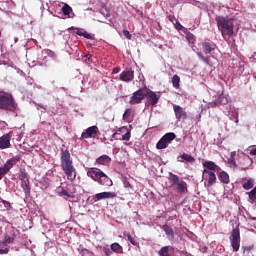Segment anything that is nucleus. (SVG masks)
<instances>
[{
    "instance_id": "1",
    "label": "nucleus",
    "mask_w": 256,
    "mask_h": 256,
    "mask_svg": "<svg viewBox=\"0 0 256 256\" xmlns=\"http://www.w3.org/2000/svg\"><path fill=\"white\" fill-rule=\"evenodd\" d=\"M61 168L64 171L68 181H75L77 179V170L73 165V160H71V153L69 150H61Z\"/></svg>"
},
{
    "instance_id": "2",
    "label": "nucleus",
    "mask_w": 256,
    "mask_h": 256,
    "mask_svg": "<svg viewBox=\"0 0 256 256\" xmlns=\"http://www.w3.org/2000/svg\"><path fill=\"white\" fill-rule=\"evenodd\" d=\"M235 19L233 18H226L223 16L216 17V23L218 26L219 31H221L222 37L225 39V36L233 37L234 34V24Z\"/></svg>"
},
{
    "instance_id": "3",
    "label": "nucleus",
    "mask_w": 256,
    "mask_h": 256,
    "mask_svg": "<svg viewBox=\"0 0 256 256\" xmlns=\"http://www.w3.org/2000/svg\"><path fill=\"white\" fill-rule=\"evenodd\" d=\"M17 107L18 105L13 94L0 90V110L15 113V111H17Z\"/></svg>"
},
{
    "instance_id": "4",
    "label": "nucleus",
    "mask_w": 256,
    "mask_h": 256,
    "mask_svg": "<svg viewBox=\"0 0 256 256\" xmlns=\"http://www.w3.org/2000/svg\"><path fill=\"white\" fill-rule=\"evenodd\" d=\"M87 176L93 181H96L99 185L104 187H111L113 185V180L109 178L101 169L99 168H89L87 171Z\"/></svg>"
},
{
    "instance_id": "5",
    "label": "nucleus",
    "mask_w": 256,
    "mask_h": 256,
    "mask_svg": "<svg viewBox=\"0 0 256 256\" xmlns=\"http://www.w3.org/2000/svg\"><path fill=\"white\" fill-rule=\"evenodd\" d=\"M169 181L172 187L174 188V190L176 191V193L183 194L189 191L187 189V182L185 181L179 182V176H177L176 174L170 173Z\"/></svg>"
},
{
    "instance_id": "6",
    "label": "nucleus",
    "mask_w": 256,
    "mask_h": 256,
    "mask_svg": "<svg viewBox=\"0 0 256 256\" xmlns=\"http://www.w3.org/2000/svg\"><path fill=\"white\" fill-rule=\"evenodd\" d=\"M230 243L233 251L237 253V251H239V248L241 247V230L239 229V227H236L232 230L230 236Z\"/></svg>"
},
{
    "instance_id": "7",
    "label": "nucleus",
    "mask_w": 256,
    "mask_h": 256,
    "mask_svg": "<svg viewBox=\"0 0 256 256\" xmlns=\"http://www.w3.org/2000/svg\"><path fill=\"white\" fill-rule=\"evenodd\" d=\"M177 135L173 132L166 133L156 144L157 149H167V145L173 141Z\"/></svg>"
},
{
    "instance_id": "8",
    "label": "nucleus",
    "mask_w": 256,
    "mask_h": 256,
    "mask_svg": "<svg viewBox=\"0 0 256 256\" xmlns=\"http://www.w3.org/2000/svg\"><path fill=\"white\" fill-rule=\"evenodd\" d=\"M147 88H140L135 91L130 97V105H139L145 99V93Z\"/></svg>"
},
{
    "instance_id": "9",
    "label": "nucleus",
    "mask_w": 256,
    "mask_h": 256,
    "mask_svg": "<svg viewBox=\"0 0 256 256\" xmlns=\"http://www.w3.org/2000/svg\"><path fill=\"white\" fill-rule=\"evenodd\" d=\"M144 99H146L148 105L155 106L157 105V103H159V96H157V93L147 88H146Z\"/></svg>"
},
{
    "instance_id": "10",
    "label": "nucleus",
    "mask_w": 256,
    "mask_h": 256,
    "mask_svg": "<svg viewBox=\"0 0 256 256\" xmlns=\"http://www.w3.org/2000/svg\"><path fill=\"white\" fill-rule=\"evenodd\" d=\"M99 133V128L97 126L88 127L82 134L81 139H95Z\"/></svg>"
},
{
    "instance_id": "11",
    "label": "nucleus",
    "mask_w": 256,
    "mask_h": 256,
    "mask_svg": "<svg viewBox=\"0 0 256 256\" xmlns=\"http://www.w3.org/2000/svg\"><path fill=\"white\" fill-rule=\"evenodd\" d=\"M18 161H21V156H14L11 159L6 161V163L4 164V167H0V168H2L5 175H7L9 171L13 169L14 165L18 163Z\"/></svg>"
},
{
    "instance_id": "12",
    "label": "nucleus",
    "mask_w": 256,
    "mask_h": 256,
    "mask_svg": "<svg viewBox=\"0 0 256 256\" xmlns=\"http://www.w3.org/2000/svg\"><path fill=\"white\" fill-rule=\"evenodd\" d=\"M173 111L175 113V117L178 121H185L188 117L187 112L183 109V107L174 104Z\"/></svg>"
},
{
    "instance_id": "13",
    "label": "nucleus",
    "mask_w": 256,
    "mask_h": 256,
    "mask_svg": "<svg viewBox=\"0 0 256 256\" xmlns=\"http://www.w3.org/2000/svg\"><path fill=\"white\" fill-rule=\"evenodd\" d=\"M119 79H120V81H123L124 83H131V81H133V79H135V72L133 70L123 71L120 74Z\"/></svg>"
},
{
    "instance_id": "14",
    "label": "nucleus",
    "mask_w": 256,
    "mask_h": 256,
    "mask_svg": "<svg viewBox=\"0 0 256 256\" xmlns=\"http://www.w3.org/2000/svg\"><path fill=\"white\" fill-rule=\"evenodd\" d=\"M251 165H253V160L251 159V157H249V155H244L240 158L239 166L242 171H247V169H249Z\"/></svg>"
},
{
    "instance_id": "15",
    "label": "nucleus",
    "mask_w": 256,
    "mask_h": 256,
    "mask_svg": "<svg viewBox=\"0 0 256 256\" xmlns=\"http://www.w3.org/2000/svg\"><path fill=\"white\" fill-rule=\"evenodd\" d=\"M11 132L0 137V149H9L11 147Z\"/></svg>"
},
{
    "instance_id": "16",
    "label": "nucleus",
    "mask_w": 256,
    "mask_h": 256,
    "mask_svg": "<svg viewBox=\"0 0 256 256\" xmlns=\"http://www.w3.org/2000/svg\"><path fill=\"white\" fill-rule=\"evenodd\" d=\"M204 173H207L208 175V182L205 184V187H213V185L217 183V176L215 175V172L204 169Z\"/></svg>"
},
{
    "instance_id": "17",
    "label": "nucleus",
    "mask_w": 256,
    "mask_h": 256,
    "mask_svg": "<svg viewBox=\"0 0 256 256\" xmlns=\"http://www.w3.org/2000/svg\"><path fill=\"white\" fill-rule=\"evenodd\" d=\"M200 46L205 55H209L211 51H215V43L213 42H202Z\"/></svg>"
},
{
    "instance_id": "18",
    "label": "nucleus",
    "mask_w": 256,
    "mask_h": 256,
    "mask_svg": "<svg viewBox=\"0 0 256 256\" xmlns=\"http://www.w3.org/2000/svg\"><path fill=\"white\" fill-rule=\"evenodd\" d=\"M203 167H205V169H208V171H217V172L221 171V167H219L213 161H205L203 163Z\"/></svg>"
},
{
    "instance_id": "19",
    "label": "nucleus",
    "mask_w": 256,
    "mask_h": 256,
    "mask_svg": "<svg viewBox=\"0 0 256 256\" xmlns=\"http://www.w3.org/2000/svg\"><path fill=\"white\" fill-rule=\"evenodd\" d=\"M21 188L23 189L26 197H31V182L29 180L21 182Z\"/></svg>"
},
{
    "instance_id": "20",
    "label": "nucleus",
    "mask_w": 256,
    "mask_h": 256,
    "mask_svg": "<svg viewBox=\"0 0 256 256\" xmlns=\"http://www.w3.org/2000/svg\"><path fill=\"white\" fill-rule=\"evenodd\" d=\"M178 161L183 163V161H187V163H195V158L187 153H183L178 157Z\"/></svg>"
},
{
    "instance_id": "21",
    "label": "nucleus",
    "mask_w": 256,
    "mask_h": 256,
    "mask_svg": "<svg viewBox=\"0 0 256 256\" xmlns=\"http://www.w3.org/2000/svg\"><path fill=\"white\" fill-rule=\"evenodd\" d=\"M162 229H163L165 235H167L169 237V239H175V232L173 231V228H171V226L164 224L162 226Z\"/></svg>"
},
{
    "instance_id": "22",
    "label": "nucleus",
    "mask_w": 256,
    "mask_h": 256,
    "mask_svg": "<svg viewBox=\"0 0 256 256\" xmlns=\"http://www.w3.org/2000/svg\"><path fill=\"white\" fill-rule=\"evenodd\" d=\"M218 179L221 183H224V185H229L230 179H229V174L225 171L220 172Z\"/></svg>"
},
{
    "instance_id": "23",
    "label": "nucleus",
    "mask_w": 256,
    "mask_h": 256,
    "mask_svg": "<svg viewBox=\"0 0 256 256\" xmlns=\"http://www.w3.org/2000/svg\"><path fill=\"white\" fill-rule=\"evenodd\" d=\"M96 163L98 165H108V163H111V157L109 155H102L96 159Z\"/></svg>"
},
{
    "instance_id": "24",
    "label": "nucleus",
    "mask_w": 256,
    "mask_h": 256,
    "mask_svg": "<svg viewBox=\"0 0 256 256\" xmlns=\"http://www.w3.org/2000/svg\"><path fill=\"white\" fill-rule=\"evenodd\" d=\"M18 177L21 182L29 181V174L27 173V170H25V168L20 169Z\"/></svg>"
},
{
    "instance_id": "25",
    "label": "nucleus",
    "mask_w": 256,
    "mask_h": 256,
    "mask_svg": "<svg viewBox=\"0 0 256 256\" xmlns=\"http://www.w3.org/2000/svg\"><path fill=\"white\" fill-rule=\"evenodd\" d=\"M223 99H225L223 96H219L215 101L210 102L208 104V107H211V108L219 107V105L223 103Z\"/></svg>"
},
{
    "instance_id": "26",
    "label": "nucleus",
    "mask_w": 256,
    "mask_h": 256,
    "mask_svg": "<svg viewBox=\"0 0 256 256\" xmlns=\"http://www.w3.org/2000/svg\"><path fill=\"white\" fill-rule=\"evenodd\" d=\"M253 185H255V179L249 178L248 181L242 185V187L246 191H249V189H253Z\"/></svg>"
},
{
    "instance_id": "27",
    "label": "nucleus",
    "mask_w": 256,
    "mask_h": 256,
    "mask_svg": "<svg viewBox=\"0 0 256 256\" xmlns=\"http://www.w3.org/2000/svg\"><path fill=\"white\" fill-rule=\"evenodd\" d=\"M110 249L114 251V253H123V246L117 242L111 244Z\"/></svg>"
},
{
    "instance_id": "28",
    "label": "nucleus",
    "mask_w": 256,
    "mask_h": 256,
    "mask_svg": "<svg viewBox=\"0 0 256 256\" xmlns=\"http://www.w3.org/2000/svg\"><path fill=\"white\" fill-rule=\"evenodd\" d=\"M15 237H17L15 234H12L10 236L5 235L3 243H5L6 245H11V243H13V241H15Z\"/></svg>"
},
{
    "instance_id": "29",
    "label": "nucleus",
    "mask_w": 256,
    "mask_h": 256,
    "mask_svg": "<svg viewBox=\"0 0 256 256\" xmlns=\"http://www.w3.org/2000/svg\"><path fill=\"white\" fill-rule=\"evenodd\" d=\"M186 39H187L188 43H190L191 47H193V45H195V35H193V33L188 32L186 34Z\"/></svg>"
},
{
    "instance_id": "30",
    "label": "nucleus",
    "mask_w": 256,
    "mask_h": 256,
    "mask_svg": "<svg viewBox=\"0 0 256 256\" xmlns=\"http://www.w3.org/2000/svg\"><path fill=\"white\" fill-rule=\"evenodd\" d=\"M179 83H181V78L178 75L172 77V84L175 89H179Z\"/></svg>"
},
{
    "instance_id": "31",
    "label": "nucleus",
    "mask_w": 256,
    "mask_h": 256,
    "mask_svg": "<svg viewBox=\"0 0 256 256\" xmlns=\"http://www.w3.org/2000/svg\"><path fill=\"white\" fill-rule=\"evenodd\" d=\"M247 195H248L250 201H252V203H255V201H256V186L250 192H247Z\"/></svg>"
},
{
    "instance_id": "32",
    "label": "nucleus",
    "mask_w": 256,
    "mask_h": 256,
    "mask_svg": "<svg viewBox=\"0 0 256 256\" xmlns=\"http://www.w3.org/2000/svg\"><path fill=\"white\" fill-rule=\"evenodd\" d=\"M158 254L159 256H171V254H169V246L162 247Z\"/></svg>"
},
{
    "instance_id": "33",
    "label": "nucleus",
    "mask_w": 256,
    "mask_h": 256,
    "mask_svg": "<svg viewBox=\"0 0 256 256\" xmlns=\"http://www.w3.org/2000/svg\"><path fill=\"white\" fill-rule=\"evenodd\" d=\"M72 11H73V8H71L69 4H64V6L62 7V12L64 15H71Z\"/></svg>"
},
{
    "instance_id": "34",
    "label": "nucleus",
    "mask_w": 256,
    "mask_h": 256,
    "mask_svg": "<svg viewBox=\"0 0 256 256\" xmlns=\"http://www.w3.org/2000/svg\"><path fill=\"white\" fill-rule=\"evenodd\" d=\"M125 237H127L128 241L134 245V247H137V245H139V242L135 241V238H133V236H131V234L129 233H124Z\"/></svg>"
},
{
    "instance_id": "35",
    "label": "nucleus",
    "mask_w": 256,
    "mask_h": 256,
    "mask_svg": "<svg viewBox=\"0 0 256 256\" xmlns=\"http://www.w3.org/2000/svg\"><path fill=\"white\" fill-rule=\"evenodd\" d=\"M105 256H111L113 255V250L109 248V245L103 246L102 248Z\"/></svg>"
},
{
    "instance_id": "36",
    "label": "nucleus",
    "mask_w": 256,
    "mask_h": 256,
    "mask_svg": "<svg viewBox=\"0 0 256 256\" xmlns=\"http://www.w3.org/2000/svg\"><path fill=\"white\" fill-rule=\"evenodd\" d=\"M101 14L104 15L108 21H111V13H109V9L103 8Z\"/></svg>"
},
{
    "instance_id": "37",
    "label": "nucleus",
    "mask_w": 256,
    "mask_h": 256,
    "mask_svg": "<svg viewBox=\"0 0 256 256\" xmlns=\"http://www.w3.org/2000/svg\"><path fill=\"white\" fill-rule=\"evenodd\" d=\"M105 199H115L117 193L115 192H104Z\"/></svg>"
},
{
    "instance_id": "38",
    "label": "nucleus",
    "mask_w": 256,
    "mask_h": 256,
    "mask_svg": "<svg viewBox=\"0 0 256 256\" xmlns=\"http://www.w3.org/2000/svg\"><path fill=\"white\" fill-rule=\"evenodd\" d=\"M60 197H69V198H73V195L71 193H69L67 190L63 189L61 190V192L59 193Z\"/></svg>"
},
{
    "instance_id": "39",
    "label": "nucleus",
    "mask_w": 256,
    "mask_h": 256,
    "mask_svg": "<svg viewBox=\"0 0 256 256\" xmlns=\"http://www.w3.org/2000/svg\"><path fill=\"white\" fill-rule=\"evenodd\" d=\"M94 199H96V201H101V199H105V192L95 194Z\"/></svg>"
},
{
    "instance_id": "40",
    "label": "nucleus",
    "mask_w": 256,
    "mask_h": 256,
    "mask_svg": "<svg viewBox=\"0 0 256 256\" xmlns=\"http://www.w3.org/2000/svg\"><path fill=\"white\" fill-rule=\"evenodd\" d=\"M129 117H131V109L128 108V109L125 110V112L123 114L124 121L129 119Z\"/></svg>"
},
{
    "instance_id": "41",
    "label": "nucleus",
    "mask_w": 256,
    "mask_h": 256,
    "mask_svg": "<svg viewBox=\"0 0 256 256\" xmlns=\"http://www.w3.org/2000/svg\"><path fill=\"white\" fill-rule=\"evenodd\" d=\"M131 139V131H127L123 136H122V141H129Z\"/></svg>"
},
{
    "instance_id": "42",
    "label": "nucleus",
    "mask_w": 256,
    "mask_h": 256,
    "mask_svg": "<svg viewBox=\"0 0 256 256\" xmlns=\"http://www.w3.org/2000/svg\"><path fill=\"white\" fill-rule=\"evenodd\" d=\"M174 26H175V29H177V31H183V25H181L179 20L174 22Z\"/></svg>"
},
{
    "instance_id": "43",
    "label": "nucleus",
    "mask_w": 256,
    "mask_h": 256,
    "mask_svg": "<svg viewBox=\"0 0 256 256\" xmlns=\"http://www.w3.org/2000/svg\"><path fill=\"white\" fill-rule=\"evenodd\" d=\"M83 37H85V39H90V40L95 39V35L87 33V31H84Z\"/></svg>"
},
{
    "instance_id": "44",
    "label": "nucleus",
    "mask_w": 256,
    "mask_h": 256,
    "mask_svg": "<svg viewBox=\"0 0 256 256\" xmlns=\"http://www.w3.org/2000/svg\"><path fill=\"white\" fill-rule=\"evenodd\" d=\"M168 19L171 23H173V25H174V23H177V21H178L174 15H169Z\"/></svg>"
},
{
    "instance_id": "45",
    "label": "nucleus",
    "mask_w": 256,
    "mask_h": 256,
    "mask_svg": "<svg viewBox=\"0 0 256 256\" xmlns=\"http://www.w3.org/2000/svg\"><path fill=\"white\" fill-rule=\"evenodd\" d=\"M123 35L126 39H131V37H132L129 30H123Z\"/></svg>"
},
{
    "instance_id": "46",
    "label": "nucleus",
    "mask_w": 256,
    "mask_h": 256,
    "mask_svg": "<svg viewBox=\"0 0 256 256\" xmlns=\"http://www.w3.org/2000/svg\"><path fill=\"white\" fill-rule=\"evenodd\" d=\"M76 30H77L76 31V35H79V37H83V35L85 34V31H83V30H81L79 28H77Z\"/></svg>"
},
{
    "instance_id": "47",
    "label": "nucleus",
    "mask_w": 256,
    "mask_h": 256,
    "mask_svg": "<svg viewBox=\"0 0 256 256\" xmlns=\"http://www.w3.org/2000/svg\"><path fill=\"white\" fill-rule=\"evenodd\" d=\"M235 155H237V152H235V151L231 152L230 158H229L230 162L235 161Z\"/></svg>"
},
{
    "instance_id": "48",
    "label": "nucleus",
    "mask_w": 256,
    "mask_h": 256,
    "mask_svg": "<svg viewBox=\"0 0 256 256\" xmlns=\"http://www.w3.org/2000/svg\"><path fill=\"white\" fill-rule=\"evenodd\" d=\"M197 55L200 57V59H202V61H207V58H205L201 52H197Z\"/></svg>"
},
{
    "instance_id": "49",
    "label": "nucleus",
    "mask_w": 256,
    "mask_h": 256,
    "mask_svg": "<svg viewBox=\"0 0 256 256\" xmlns=\"http://www.w3.org/2000/svg\"><path fill=\"white\" fill-rule=\"evenodd\" d=\"M5 253H9V249H0V254L3 255Z\"/></svg>"
},
{
    "instance_id": "50",
    "label": "nucleus",
    "mask_w": 256,
    "mask_h": 256,
    "mask_svg": "<svg viewBox=\"0 0 256 256\" xmlns=\"http://www.w3.org/2000/svg\"><path fill=\"white\" fill-rule=\"evenodd\" d=\"M3 177H5V173L2 170V168H0V181H1V179H3Z\"/></svg>"
},
{
    "instance_id": "51",
    "label": "nucleus",
    "mask_w": 256,
    "mask_h": 256,
    "mask_svg": "<svg viewBox=\"0 0 256 256\" xmlns=\"http://www.w3.org/2000/svg\"><path fill=\"white\" fill-rule=\"evenodd\" d=\"M112 73H114V74L119 73V67L113 68Z\"/></svg>"
},
{
    "instance_id": "52",
    "label": "nucleus",
    "mask_w": 256,
    "mask_h": 256,
    "mask_svg": "<svg viewBox=\"0 0 256 256\" xmlns=\"http://www.w3.org/2000/svg\"><path fill=\"white\" fill-rule=\"evenodd\" d=\"M235 123H239V114L235 113Z\"/></svg>"
},
{
    "instance_id": "53",
    "label": "nucleus",
    "mask_w": 256,
    "mask_h": 256,
    "mask_svg": "<svg viewBox=\"0 0 256 256\" xmlns=\"http://www.w3.org/2000/svg\"><path fill=\"white\" fill-rule=\"evenodd\" d=\"M250 155H255V156H256V148H254V149H252V150L250 151Z\"/></svg>"
},
{
    "instance_id": "54",
    "label": "nucleus",
    "mask_w": 256,
    "mask_h": 256,
    "mask_svg": "<svg viewBox=\"0 0 256 256\" xmlns=\"http://www.w3.org/2000/svg\"><path fill=\"white\" fill-rule=\"evenodd\" d=\"M1 203H3V205H11V203H9V202L6 201V200H2Z\"/></svg>"
},
{
    "instance_id": "55",
    "label": "nucleus",
    "mask_w": 256,
    "mask_h": 256,
    "mask_svg": "<svg viewBox=\"0 0 256 256\" xmlns=\"http://www.w3.org/2000/svg\"><path fill=\"white\" fill-rule=\"evenodd\" d=\"M230 163H232V165H233L234 167H237V162H235V160L232 161V162H230Z\"/></svg>"
},
{
    "instance_id": "56",
    "label": "nucleus",
    "mask_w": 256,
    "mask_h": 256,
    "mask_svg": "<svg viewBox=\"0 0 256 256\" xmlns=\"http://www.w3.org/2000/svg\"><path fill=\"white\" fill-rule=\"evenodd\" d=\"M117 135V132L112 134V139H115V136Z\"/></svg>"
},
{
    "instance_id": "57",
    "label": "nucleus",
    "mask_w": 256,
    "mask_h": 256,
    "mask_svg": "<svg viewBox=\"0 0 256 256\" xmlns=\"http://www.w3.org/2000/svg\"><path fill=\"white\" fill-rule=\"evenodd\" d=\"M123 129H125V128H120L118 131H123Z\"/></svg>"
}]
</instances>
